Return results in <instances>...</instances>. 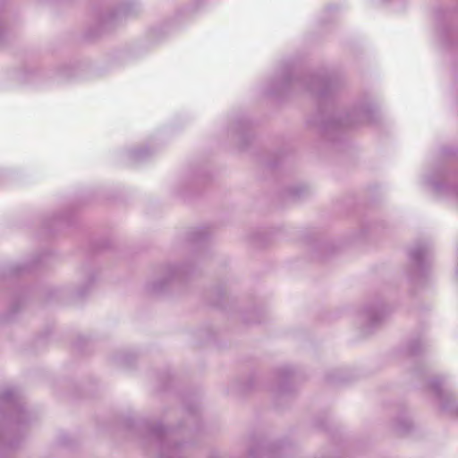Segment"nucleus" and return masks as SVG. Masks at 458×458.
<instances>
[{
    "label": "nucleus",
    "mask_w": 458,
    "mask_h": 458,
    "mask_svg": "<svg viewBox=\"0 0 458 458\" xmlns=\"http://www.w3.org/2000/svg\"><path fill=\"white\" fill-rule=\"evenodd\" d=\"M432 387L435 390L436 394L441 397L442 390L438 385H437L435 382L432 383Z\"/></svg>",
    "instance_id": "nucleus-9"
},
{
    "label": "nucleus",
    "mask_w": 458,
    "mask_h": 458,
    "mask_svg": "<svg viewBox=\"0 0 458 458\" xmlns=\"http://www.w3.org/2000/svg\"><path fill=\"white\" fill-rule=\"evenodd\" d=\"M434 189L439 192H446L458 198V186H445L438 182H432Z\"/></svg>",
    "instance_id": "nucleus-4"
},
{
    "label": "nucleus",
    "mask_w": 458,
    "mask_h": 458,
    "mask_svg": "<svg viewBox=\"0 0 458 458\" xmlns=\"http://www.w3.org/2000/svg\"><path fill=\"white\" fill-rule=\"evenodd\" d=\"M345 125H352L351 123H345Z\"/></svg>",
    "instance_id": "nucleus-14"
},
{
    "label": "nucleus",
    "mask_w": 458,
    "mask_h": 458,
    "mask_svg": "<svg viewBox=\"0 0 458 458\" xmlns=\"http://www.w3.org/2000/svg\"><path fill=\"white\" fill-rule=\"evenodd\" d=\"M420 345H421V342H420V341H417V342H415V343H411V344H409V350H410V352H411V353H416V352H418V351H419V347H418V346H420Z\"/></svg>",
    "instance_id": "nucleus-5"
},
{
    "label": "nucleus",
    "mask_w": 458,
    "mask_h": 458,
    "mask_svg": "<svg viewBox=\"0 0 458 458\" xmlns=\"http://www.w3.org/2000/svg\"><path fill=\"white\" fill-rule=\"evenodd\" d=\"M134 156H135V157H137V158H138V157H142V156H143V154H141V152H140V151H135Z\"/></svg>",
    "instance_id": "nucleus-10"
},
{
    "label": "nucleus",
    "mask_w": 458,
    "mask_h": 458,
    "mask_svg": "<svg viewBox=\"0 0 458 458\" xmlns=\"http://www.w3.org/2000/svg\"><path fill=\"white\" fill-rule=\"evenodd\" d=\"M165 431V428L162 425H157L153 428V433L157 436L163 434Z\"/></svg>",
    "instance_id": "nucleus-7"
},
{
    "label": "nucleus",
    "mask_w": 458,
    "mask_h": 458,
    "mask_svg": "<svg viewBox=\"0 0 458 458\" xmlns=\"http://www.w3.org/2000/svg\"><path fill=\"white\" fill-rule=\"evenodd\" d=\"M430 249L426 244H417L410 251V260L415 267L414 276L422 275L427 263L428 262Z\"/></svg>",
    "instance_id": "nucleus-2"
},
{
    "label": "nucleus",
    "mask_w": 458,
    "mask_h": 458,
    "mask_svg": "<svg viewBox=\"0 0 458 458\" xmlns=\"http://www.w3.org/2000/svg\"><path fill=\"white\" fill-rule=\"evenodd\" d=\"M177 271H178L177 267H173L171 270V274L175 275V274H177Z\"/></svg>",
    "instance_id": "nucleus-11"
},
{
    "label": "nucleus",
    "mask_w": 458,
    "mask_h": 458,
    "mask_svg": "<svg viewBox=\"0 0 458 458\" xmlns=\"http://www.w3.org/2000/svg\"><path fill=\"white\" fill-rule=\"evenodd\" d=\"M318 95H320V96H324V95H325V92H323V91H319V92H318Z\"/></svg>",
    "instance_id": "nucleus-13"
},
{
    "label": "nucleus",
    "mask_w": 458,
    "mask_h": 458,
    "mask_svg": "<svg viewBox=\"0 0 458 458\" xmlns=\"http://www.w3.org/2000/svg\"><path fill=\"white\" fill-rule=\"evenodd\" d=\"M19 396L12 387L0 388V415L4 417L3 409L10 410L9 420L10 427L0 428V449L9 450L15 446L13 440V434L16 425L23 423L26 420V412L21 404L19 403ZM4 420V418H3Z\"/></svg>",
    "instance_id": "nucleus-1"
},
{
    "label": "nucleus",
    "mask_w": 458,
    "mask_h": 458,
    "mask_svg": "<svg viewBox=\"0 0 458 458\" xmlns=\"http://www.w3.org/2000/svg\"><path fill=\"white\" fill-rule=\"evenodd\" d=\"M385 315V309L381 305L369 306L362 310V317L364 319L374 326L378 323Z\"/></svg>",
    "instance_id": "nucleus-3"
},
{
    "label": "nucleus",
    "mask_w": 458,
    "mask_h": 458,
    "mask_svg": "<svg viewBox=\"0 0 458 458\" xmlns=\"http://www.w3.org/2000/svg\"><path fill=\"white\" fill-rule=\"evenodd\" d=\"M316 84L320 86V85H322V84H323V81H320V80H318V81H316Z\"/></svg>",
    "instance_id": "nucleus-12"
},
{
    "label": "nucleus",
    "mask_w": 458,
    "mask_h": 458,
    "mask_svg": "<svg viewBox=\"0 0 458 458\" xmlns=\"http://www.w3.org/2000/svg\"><path fill=\"white\" fill-rule=\"evenodd\" d=\"M162 289H163V285L159 284L158 283H154L151 285V291L152 292L157 293V292L161 291Z\"/></svg>",
    "instance_id": "nucleus-8"
},
{
    "label": "nucleus",
    "mask_w": 458,
    "mask_h": 458,
    "mask_svg": "<svg viewBox=\"0 0 458 458\" xmlns=\"http://www.w3.org/2000/svg\"><path fill=\"white\" fill-rule=\"evenodd\" d=\"M396 427L397 429L400 431H406L411 427V423L409 420H404L403 424L402 422H399Z\"/></svg>",
    "instance_id": "nucleus-6"
}]
</instances>
